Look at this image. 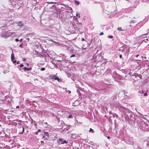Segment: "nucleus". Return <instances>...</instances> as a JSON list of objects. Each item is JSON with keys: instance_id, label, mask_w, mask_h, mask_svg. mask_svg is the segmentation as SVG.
Returning <instances> with one entry per match:
<instances>
[{"instance_id": "obj_1", "label": "nucleus", "mask_w": 149, "mask_h": 149, "mask_svg": "<svg viewBox=\"0 0 149 149\" xmlns=\"http://www.w3.org/2000/svg\"><path fill=\"white\" fill-rule=\"evenodd\" d=\"M50 79L53 80H56L60 82V81L61 80L59 78L57 77V75H52L50 76Z\"/></svg>"}, {"instance_id": "obj_2", "label": "nucleus", "mask_w": 149, "mask_h": 149, "mask_svg": "<svg viewBox=\"0 0 149 149\" xmlns=\"http://www.w3.org/2000/svg\"><path fill=\"white\" fill-rule=\"evenodd\" d=\"M73 26L76 30H78L81 29V26H82V24L81 23H79L77 25L74 24Z\"/></svg>"}, {"instance_id": "obj_3", "label": "nucleus", "mask_w": 149, "mask_h": 149, "mask_svg": "<svg viewBox=\"0 0 149 149\" xmlns=\"http://www.w3.org/2000/svg\"><path fill=\"white\" fill-rule=\"evenodd\" d=\"M17 23L19 24L17 25V26H22L24 25V24L21 21H19V22H17Z\"/></svg>"}, {"instance_id": "obj_4", "label": "nucleus", "mask_w": 149, "mask_h": 149, "mask_svg": "<svg viewBox=\"0 0 149 149\" xmlns=\"http://www.w3.org/2000/svg\"><path fill=\"white\" fill-rule=\"evenodd\" d=\"M23 69L24 70H27V71H29L31 70L32 68H27L26 67H24Z\"/></svg>"}, {"instance_id": "obj_5", "label": "nucleus", "mask_w": 149, "mask_h": 149, "mask_svg": "<svg viewBox=\"0 0 149 149\" xmlns=\"http://www.w3.org/2000/svg\"><path fill=\"white\" fill-rule=\"evenodd\" d=\"M11 60L12 61L14 59H15V57H14V54L13 53H12L11 55Z\"/></svg>"}, {"instance_id": "obj_6", "label": "nucleus", "mask_w": 149, "mask_h": 149, "mask_svg": "<svg viewBox=\"0 0 149 149\" xmlns=\"http://www.w3.org/2000/svg\"><path fill=\"white\" fill-rule=\"evenodd\" d=\"M43 133L47 137L49 136V133L47 132H44Z\"/></svg>"}, {"instance_id": "obj_7", "label": "nucleus", "mask_w": 149, "mask_h": 149, "mask_svg": "<svg viewBox=\"0 0 149 149\" xmlns=\"http://www.w3.org/2000/svg\"><path fill=\"white\" fill-rule=\"evenodd\" d=\"M117 30L119 31H123L124 30H123L122 29V28L120 27H118L117 28Z\"/></svg>"}, {"instance_id": "obj_8", "label": "nucleus", "mask_w": 149, "mask_h": 149, "mask_svg": "<svg viewBox=\"0 0 149 149\" xmlns=\"http://www.w3.org/2000/svg\"><path fill=\"white\" fill-rule=\"evenodd\" d=\"M21 126L22 127V132L19 133L20 134H22L24 132V128L23 127V126L22 125H21L20 127H21Z\"/></svg>"}, {"instance_id": "obj_9", "label": "nucleus", "mask_w": 149, "mask_h": 149, "mask_svg": "<svg viewBox=\"0 0 149 149\" xmlns=\"http://www.w3.org/2000/svg\"><path fill=\"white\" fill-rule=\"evenodd\" d=\"M74 1L75 4H77V5H78L79 4V1L75 0Z\"/></svg>"}, {"instance_id": "obj_10", "label": "nucleus", "mask_w": 149, "mask_h": 149, "mask_svg": "<svg viewBox=\"0 0 149 149\" xmlns=\"http://www.w3.org/2000/svg\"><path fill=\"white\" fill-rule=\"evenodd\" d=\"M68 143V141H66V140H64L61 143L62 144H64V143Z\"/></svg>"}, {"instance_id": "obj_11", "label": "nucleus", "mask_w": 149, "mask_h": 149, "mask_svg": "<svg viewBox=\"0 0 149 149\" xmlns=\"http://www.w3.org/2000/svg\"><path fill=\"white\" fill-rule=\"evenodd\" d=\"M67 117L68 118H72V115H69L68 116V117Z\"/></svg>"}, {"instance_id": "obj_12", "label": "nucleus", "mask_w": 149, "mask_h": 149, "mask_svg": "<svg viewBox=\"0 0 149 149\" xmlns=\"http://www.w3.org/2000/svg\"><path fill=\"white\" fill-rule=\"evenodd\" d=\"M91 131L92 132V133H93L94 132V131L91 128H90V130H89V132H91Z\"/></svg>"}, {"instance_id": "obj_13", "label": "nucleus", "mask_w": 149, "mask_h": 149, "mask_svg": "<svg viewBox=\"0 0 149 149\" xmlns=\"http://www.w3.org/2000/svg\"><path fill=\"white\" fill-rule=\"evenodd\" d=\"M45 68L43 67V68H41L40 69V70H41V71H44V70H45Z\"/></svg>"}, {"instance_id": "obj_14", "label": "nucleus", "mask_w": 149, "mask_h": 149, "mask_svg": "<svg viewBox=\"0 0 149 149\" xmlns=\"http://www.w3.org/2000/svg\"><path fill=\"white\" fill-rule=\"evenodd\" d=\"M108 37L109 38H113V36H108Z\"/></svg>"}, {"instance_id": "obj_15", "label": "nucleus", "mask_w": 149, "mask_h": 149, "mask_svg": "<svg viewBox=\"0 0 149 149\" xmlns=\"http://www.w3.org/2000/svg\"><path fill=\"white\" fill-rule=\"evenodd\" d=\"M148 40V39H146V41H145L144 40H143L142 42H143V41H144V42H147V41Z\"/></svg>"}, {"instance_id": "obj_16", "label": "nucleus", "mask_w": 149, "mask_h": 149, "mask_svg": "<svg viewBox=\"0 0 149 149\" xmlns=\"http://www.w3.org/2000/svg\"><path fill=\"white\" fill-rule=\"evenodd\" d=\"M63 139L62 138H59V140L62 142L63 141Z\"/></svg>"}, {"instance_id": "obj_17", "label": "nucleus", "mask_w": 149, "mask_h": 149, "mask_svg": "<svg viewBox=\"0 0 149 149\" xmlns=\"http://www.w3.org/2000/svg\"><path fill=\"white\" fill-rule=\"evenodd\" d=\"M75 56V55L74 54H72V55H71L70 56V57H74Z\"/></svg>"}, {"instance_id": "obj_18", "label": "nucleus", "mask_w": 149, "mask_h": 149, "mask_svg": "<svg viewBox=\"0 0 149 149\" xmlns=\"http://www.w3.org/2000/svg\"><path fill=\"white\" fill-rule=\"evenodd\" d=\"M104 34V33L103 32H101L100 33V35L101 36Z\"/></svg>"}, {"instance_id": "obj_19", "label": "nucleus", "mask_w": 149, "mask_h": 149, "mask_svg": "<svg viewBox=\"0 0 149 149\" xmlns=\"http://www.w3.org/2000/svg\"><path fill=\"white\" fill-rule=\"evenodd\" d=\"M16 42H18L19 41V40L17 38H16L15 40Z\"/></svg>"}, {"instance_id": "obj_20", "label": "nucleus", "mask_w": 149, "mask_h": 149, "mask_svg": "<svg viewBox=\"0 0 149 149\" xmlns=\"http://www.w3.org/2000/svg\"><path fill=\"white\" fill-rule=\"evenodd\" d=\"M147 95V93L146 92L144 94V96H146Z\"/></svg>"}, {"instance_id": "obj_21", "label": "nucleus", "mask_w": 149, "mask_h": 149, "mask_svg": "<svg viewBox=\"0 0 149 149\" xmlns=\"http://www.w3.org/2000/svg\"><path fill=\"white\" fill-rule=\"evenodd\" d=\"M49 3H51V4H53V3L56 4V2H49Z\"/></svg>"}, {"instance_id": "obj_22", "label": "nucleus", "mask_w": 149, "mask_h": 149, "mask_svg": "<svg viewBox=\"0 0 149 149\" xmlns=\"http://www.w3.org/2000/svg\"><path fill=\"white\" fill-rule=\"evenodd\" d=\"M22 60L24 61L26 60V59L25 58H23Z\"/></svg>"}, {"instance_id": "obj_23", "label": "nucleus", "mask_w": 149, "mask_h": 149, "mask_svg": "<svg viewBox=\"0 0 149 149\" xmlns=\"http://www.w3.org/2000/svg\"><path fill=\"white\" fill-rule=\"evenodd\" d=\"M24 66V65L23 64H21L19 65L20 67H23Z\"/></svg>"}, {"instance_id": "obj_24", "label": "nucleus", "mask_w": 149, "mask_h": 149, "mask_svg": "<svg viewBox=\"0 0 149 149\" xmlns=\"http://www.w3.org/2000/svg\"><path fill=\"white\" fill-rule=\"evenodd\" d=\"M19 47H20L21 48H22L23 46L22 45V44L20 45L19 46Z\"/></svg>"}, {"instance_id": "obj_25", "label": "nucleus", "mask_w": 149, "mask_h": 149, "mask_svg": "<svg viewBox=\"0 0 149 149\" xmlns=\"http://www.w3.org/2000/svg\"><path fill=\"white\" fill-rule=\"evenodd\" d=\"M41 131V130L40 129H38V131L37 132H38Z\"/></svg>"}, {"instance_id": "obj_26", "label": "nucleus", "mask_w": 149, "mask_h": 149, "mask_svg": "<svg viewBox=\"0 0 149 149\" xmlns=\"http://www.w3.org/2000/svg\"><path fill=\"white\" fill-rule=\"evenodd\" d=\"M81 41H83L85 40H84V38H81Z\"/></svg>"}, {"instance_id": "obj_27", "label": "nucleus", "mask_w": 149, "mask_h": 149, "mask_svg": "<svg viewBox=\"0 0 149 149\" xmlns=\"http://www.w3.org/2000/svg\"><path fill=\"white\" fill-rule=\"evenodd\" d=\"M6 26V25L5 24V25H3V26H2L1 27V28L2 27H5Z\"/></svg>"}, {"instance_id": "obj_28", "label": "nucleus", "mask_w": 149, "mask_h": 149, "mask_svg": "<svg viewBox=\"0 0 149 149\" xmlns=\"http://www.w3.org/2000/svg\"><path fill=\"white\" fill-rule=\"evenodd\" d=\"M50 41H52V42H54V43H55V42H54V41H53L52 40H51H51H50Z\"/></svg>"}, {"instance_id": "obj_29", "label": "nucleus", "mask_w": 149, "mask_h": 149, "mask_svg": "<svg viewBox=\"0 0 149 149\" xmlns=\"http://www.w3.org/2000/svg\"><path fill=\"white\" fill-rule=\"evenodd\" d=\"M16 61H14L13 62V63H16Z\"/></svg>"}, {"instance_id": "obj_30", "label": "nucleus", "mask_w": 149, "mask_h": 149, "mask_svg": "<svg viewBox=\"0 0 149 149\" xmlns=\"http://www.w3.org/2000/svg\"><path fill=\"white\" fill-rule=\"evenodd\" d=\"M122 56L121 55H120V56H119V57L120 58H122Z\"/></svg>"}, {"instance_id": "obj_31", "label": "nucleus", "mask_w": 149, "mask_h": 149, "mask_svg": "<svg viewBox=\"0 0 149 149\" xmlns=\"http://www.w3.org/2000/svg\"><path fill=\"white\" fill-rule=\"evenodd\" d=\"M29 63H27L26 64V65L28 67L29 66Z\"/></svg>"}, {"instance_id": "obj_32", "label": "nucleus", "mask_w": 149, "mask_h": 149, "mask_svg": "<svg viewBox=\"0 0 149 149\" xmlns=\"http://www.w3.org/2000/svg\"><path fill=\"white\" fill-rule=\"evenodd\" d=\"M144 93V91L143 90H142L141 91V93L143 94Z\"/></svg>"}, {"instance_id": "obj_33", "label": "nucleus", "mask_w": 149, "mask_h": 149, "mask_svg": "<svg viewBox=\"0 0 149 149\" xmlns=\"http://www.w3.org/2000/svg\"><path fill=\"white\" fill-rule=\"evenodd\" d=\"M16 108H19V106H17L16 107Z\"/></svg>"}, {"instance_id": "obj_34", "label": "nucleus", "mask_w": 149, "mask_h": 149, "mask_svg": "<svg viewBox=\"0 0 149 149\" xmlns=\"http://www.w3.org/2000/svg\"><path fill=\"white\" fill-rule=\"evenodd\" d=\"M35 133L36 134V135H37L38 134V132L37 131Z\"/></svg>"}, {"instance_id": "obj_35", "label": "nucleus", "mask_w": 149, "mask_h": 149, "mask_svg": "<svg viewBox=\"0 0 149 149\" xmlns=\"http://www.w3.org/2000/svg\"><path fill=\"white\" fill-rule=\"evenodd\" d=\"M139 54H137V55H136L135 56L136 57H138V56H139Z\"/></svg>"}, {"instance_id": "obj_36", "label": "nucleus", "mask_w": 149, "mask_h": 149, "mask_svg": "<svg viewBox=\"0 0 149 149\" xmlns=\"http://www.w3.org/2000/svg\"><path fill=\"white\" fill-rule=\"evenodd\" d=\"M22 39H21L19 40V41H20V42H21V41H22Z\"/></svg>"}, {"instance_id": "obj_37", "label": "nucleus", "mask_w": 149, "mask_h": 149, "mask_svg": "<svg viewBox=\"0 0 149 149\" xmlns=\"http://www.w3.org/2000/svg\"><path fill=\"white\" fill-rule=\"evenodd\" d=\"M107 139H110V136H108L107 137Z\"/></svg>"}, {"instance_id": "obj_38", "label": "nucleus", "mask_w": 149, "mask_h": 149, "mask_svg": "<svg viewBox=\"0 0 149 149\" xmlns=\"http://www.w3.org/2000/svg\"><path fill=\"white\" fill-rule=\"evenodd\" d=\"M68 91L69 93H71V91H70L68 90Z\"/></svg>"}, {"instance_id": "obj_39", "label": "nucleus", "mask_w": 149, "mask_h": 149, "mask_svg": "<svg viewBox=\"0 0 149 149\" xmlns=\"http://www.w3.org/2000/svg\"><path fill=\"white\" fill-rule=\"evenodd\" d=\"M19 61H18L17 62V64H19Z\"/></svg>"}, {"instance_id": "obj_40", "label": "nucleus", "mask_w": 149, "mask_h": 149, "mask_svg": "<svg viewBox=\"0 0 149 149\" xmlns=\"http://www.w3.org/2000/svg\"><path fill=\"white\" fill-rule=\"evenodd\" d=\"M138 92V93H140V92H141V91H139Z\"/></svg>"}, {"instance_id": "obj_41", "label": "nucleus", "mask_w": 149, "mask_h": 149, "mask_svg": "<svg viewBox=\"0 0 149 149\" xmlns=\"http://www.w3.org/2000/svg\"><path fill=\"white\" fill-rule=\"evenodd\" d=\"M45 123V124H47V122H46V123Z\"/></svg>"}, {"instance_id": "obj_42", "label": "nucleus", "mask_w": 149, "mask_h": 149, "mask_svg": "<svg viewBox=\"0 0 149 149\" xmlns=\"http://www.w3.org/2000/svg\"><path fill=\"white\" fill-rule=\"evenodd\" d=\"M71 8V10H72V9L71 8Z\"/></svg>"}]
</instances>
